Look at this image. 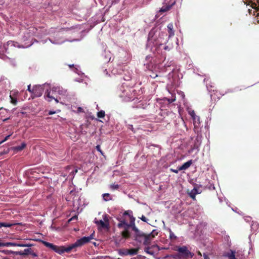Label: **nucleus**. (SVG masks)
Wrapping results in <instances>:
<instances>
[{
	"label": "nucleus",
	"instance_id": "nucleus-21",
	"mask_svg": "<svg viewBox=\"0 0 259 259\" xmlns=\"http://www.w3.org/2000/svg\"><path fill=\"white\" fill-rule=\"evenodd\" d=\"M168 231L169 233V238L171 240H176L177 239V236L174 234V233L172 232L170 228L168 229Z\"/></svg>",
	"mask_w": 259,
	"mask_h": 259
},
{
	"label": "nucleus",
	"instance_id": "nucleus-2",
	"mask_svg": "<svg viewBox=\"0 0 259 259\" xmlns=\"http://www.w3.org/2000/svg\"><path fill=\"white\" fill-rule=\"evenodd\" d=\"M135 219L133 216L130 217V222L127 223V226L125 228V230H123L121 232L122 237L124 239L130 238L131 236V233L129 231L130 228H132V230L135 232L134 235V240L136 237L140 233L141 231L139 230L136 226L135 223Z\"/></svg>",
	"mask_w": 259,
	"mask_h": 259
},
{
	"label": "nucleus",
	"instance_id": "nucleus-36",
	"mask_svg": "<svg viewBox=\"0 0 259 259\" xmlns=\"http://www.w3.org/2000/svg\"><path fill=\"white\" fill-rule=\"evenodd\" d=\"M60 110H57V111H50L49 112L48 114H49V115H52V114H55V113H58V112H60Z\"/></svg>",
	"mask_w": 259,
	"mask_h": 259
},
{
	"label": "nucleus",
	"instance_id": "nucleus-38",
	"mask_svg": "<svg viewBox=\"0 0 259 259\" xmlns=\"http://www.w3.org/2000/svg\"><path fill=\"white\" fill-rule=\"evenodd\" d=\"M5 112H7L6 109H4L3 108H0V114H1L2 113H4Z\"/></svg>",
	"mask_w": 259,
	"mask_h": 259
},
{
	"label": "nucleus",
	"instance_id": "nucleus-31",
	"mask_svg": "<svg viewBox=\"0 0 259 259\" xmlns=\"http://www.w3.org/2000/svg\"><path fill=\"white\" fill-rule=\"evenodd\" d=\"M11 136V135H9L8 136H6L3 140H2V141L0 142V145H1L4 142L7 141Z\"/></svg>",
	"mask_w": 259,
	"mask_h": 259
},
{
	"label": "nucleus",
	"instance_id": "nucleus-49",
	"mask_svg": "<svg viewBox=\"0 0 259 259\" xmlns=\"http://www.w3.org/2000/svg\"><path fill=\"white\" fill-rule=\"evenodd\" d=\"M2 259H10L9 258L7 257H5Z\"/></svg>",
	"mask_w": 259,
	"mask_h": 259
},
{
	"label": "nucleus",
	"instance_id": "nucleus-7",
	"mask_svg": "<svg viewBox=\"0 0 259 259\" xmlns=\"http://www.w3.org/2000/svg\"><path fill=\"white\" fill-rule=\"evenodd\" d=\"M17 47H19L18 43L12 40L8 41L4 46L6 53L7 54H10L11 52L15 50Z\"/></svg>",
	"mask_w": 259,
	"mask_h": 259
},
{
	"label": "nucleus",
	"instance_id": "nucleus-3",
	"mask_svg": "<svg viewBox=\"0 0 259 259\" xmlns=\"http://www.w3.org/2000/svg\"><path fill=\"white\" fill-rule=\"evenodd\" d=\"M135 219L133 216L130 217V222L127 223V226L125 228V230H123L121 232L122 237L124 239L130 238L131 236V233L129 231L130 228H132V230L135 232L134 235V240L136 237L140 233L141 231L139 230L136 226L135 223Z\"/></svg>",
	"mask_w": 259,
	"mask_h": 259
},
{
	"label": "nucleus",
	"instance_id": "nucleus-9",
	"mask_svg": "<svg viewBox=\"0 0 259 259\" xmlns=\"http://www.w3.org/2000/svg\"><path fill=\"white\" fill-rule=\"evenodd\" d=\"M95 223L98 226L99 229H108L109 224L104 222L102 220H97L96 219L95 220Z\"/></svg>",
	"mask_w": 259,
	"mask_h": 259
},
{
	"label": "nucleus",
	"instance_id": "nucleus-1",
	"mask_svg": "<svg viewBox=\"0 0 259 259\" xmlns=\"http://www.w3.org/2000/svg\"><path fill=\"white\" fill-rule=\"evenodd\" d=\"M94 233L91 234L90 236L83 237L80 239L77 240L74 243L71 244L66 246H57L47 241H42V243L45 246L50 248L55 252L59 254H62L65 252L69 253L71 251H75L77 247H81L84 244L89 242L91 240L94 239Z\"/></svg>",
	"mask_w": 259,
	"mask_h": 259
},
{
	"label": "nucleus",
	"instance_id": "nucleus-28",
	"mask_svg": "<svg viewBox=\"0 0 259 259\" xmlns=\"http://www.w3.org/2000/svg\"><path fill=\"white\" fill-rule=\"evenodd\" d=\"M11 99V103L14 105H16L17 103V99L16 97H10Z\"/></svg>",
	"mask_w": 259,
	"mask_h": 259
},
{
	"label": "nucleus",
	"instance_id": "nucleus-8",
	"mask_svg": "<svg viewBox=\"0 0 259 259\" xmlns=\"http://www.w3.org/2000/svg\"><path fill=\"white\" fill-rule=\"evenodd\" d=\"M177 251L183 255L184 257H190L192 258L194 256V253L191 252L186 246L180 247L177 249Z\"/></svg>",
	"mask_w": 259,
	"mask_h": 259
},
{
	"label": "nucleus",
	"instance_id": "nucleus-47",
	"mask_svg": "<svg viewBox=\"0 0 259 259\" xmlns=\"http://www.w3.org/2000/svg\"><path fill=\"white\" fill-rule=\"evenodd\" d=\"M9 118H5V119H3V120H4V121H6V120H8Z\"/></svg>",
	"mask_w": 259,
	"mask_h": 259
},
{
	"label": "nucleus",
	"instance_id": "nucleus-5",
	"mask_svg": "<svg viewBox=\"0 0 259 259\" xmlns=\"http://www.w3.org/2000/svg\"><path fill=\"white\" fill-rule=\"evenodd\" d=\"M157 233V232L155 233V230H153L151 233L148 234H145L141 231L136 237L135 240L140 243L143 242L144 245H147L150 243L151 240L155 237Z\"/></svg>",
	"mask_w": 259,
	"mask_h": 259
},
{
	"label": "nucleus",
	"instance_id": "nucleus-13",
	"mask_svg": "<svg viewBox=\"0 0 259 259\" xmlns=\"http://www.w3.org/2000/svg\"><path fill=\"white\" fill-rule=\"evenodd\" d=\"M167 29L168 33V37H171L175 35V32L173 30V24L172 23H169L167 25Z\"/></svg>",
	"mask_w": 259,
	"mask_h": 259
},
{
	"label": "nucleus",
	"instance_id": "nucleus-41",
	"mask_svg": "<svg viewBox=\"0 0 259 259\" xmlns=\"http://www.w3.org/2000/svg\"><path fill=\"white\" fill-rule=\"evenodd\" d=\"M191 115L193 117L194 120H196V117H195V113L194 112H193L192 113H191Z\"/></svg>",
	"mask_w": 259,
	"mask_h": 259
},
{
	"label": "nucleus",
	"instance_id": "nucleus-27",
	"mask_svg": "<svg viewBox=\"0 0 259 259\" xmlns=\"http://www.w3.org/2000/svg\"><path fill=\"white\" fill-rule=\"evenodd\" d=\"M103 221L105 223H108V224H109V215L107 214H104L103 215Z\"/></svg>",
	"mask_w": 259,
	"mask_h": 259
},
{
	"label": "nucleus",
	"instance_id": "nucleus-50",
	"mask_svg": "<svg viewBox=\"0 0 259 259\" xmlns=\"http://www.w3.org/2000/svg\"><path fill=\"white\" fill-rule=\"evenodd\" d=\"M118 259H120V258H118Z\"/></svg>",
	"mask_w": 259,
	"mask_h": 259
},
{
	"label": "nucleus",
	"instance_id": "nucleus-33",
	"mask_svg": "<svg viewBox=\"0 0 259 259\" xmlns=\"http://www.w3.org/2000/svg\"><path fill=\"white\" fill-rule=\"evenodd\" d=\"M77 111L78 113H83V112H84V111L83 109V108H82L80 107H79L77 108Z\"/></svg>",
	"mask_w": 259,
	"mask_h": 259
},
{
	"label": "nucleus",
	"instance_id": "nucleus-45",
	"mask_svg": "<svg viewBox=\"0 0 259 259\" xmlns=\"http://www.w3.org/2000/svg\"><path fill=\"white\" fill-rule=\"evenodd\" d=\"M128 215V213L127 211H124V212L123 213V215Z\"/></svg>",
	"mask_w": 259,
	"mask_h": 259
},
{
	"label": "nucleus",
	"instance_id": "nucleus-32",
	"mask_svg": "<svg viewBox=\"0 0 259 259\" xmlns=\"http://www.w3.org/2000/svg\"><path fill=\"white\" fill-rule=\"evenodd\" d=\"M170 8V7H166L165 8H163L162 7L161 10H160V11L161 12H166L167 11H168Z\"/></svg>",
	"mask_w": 259,
	"mask_h": 259
},
{
	"label": "nucleus",
	"instance_id": "nucleus-17",
	"mask_svg": "<svg viewBox=\"0 0 259 259\" xmlns=\"http://www.w3.org/2000/svg\"><path fill=\"white\" fill-rule=\"evenodd\" d=\"M37 29L34 27H30L28 29L27 33L29 34L30 35H35Z\"/></svg>",
	"mask_w": 259,
	"mask_h": 259
},
{
	"label": "nucleus",
	"instance_id": "nucleus-14",
	"mask_svg": "<svg viewBox=\"0 0 259 259\" xmlns=\"http://www.w3.org/2000/svg\"><path fill=\"white\" fill-rule=\"evenodd\" d=\"M31 248H28V249H25L23 251H17V255H27L28 254H30L31 253Z\"/></svg>",
	"mask_w": 259,
	"mask_h": 259
},
{
	"label": "nucleus",
	"instance_id": "nucleus-43",
	"mask_svg": "<svg viewBox=\"0 0 259 259\" xmlns=\"http://www.w3.org/2000/svg\"><path fill=\"white\" fill-rule=\"evenodd\" d=\"M164 49L165 50H168V51H169L170 50V49L169 48L168 46H165L164 47Z\"/></svg>",
	"mask_w": 259,
	"mask_h": 259
},
{
	"label": "nucleus",
	"instance_id": "nucleus-23",
	"mask_svg": "<svg viewBox=\"0 0 259 259\" xmlns=\"http://www.w3.org/2000/svg\"><path fill=\"white\" fill-rule=\"evenodd\" d=\"M119 254L120 255H128V249H122L119 251Z\"/></svg>",
	"mask_w": 259,
	"mask_h": 259
},
{
	"label": "nucleus",
	"instance_id": "nucleus-15",
	"mask_svg": "<svg viewBox=\"0 0 259 259\" xmlns=\"http://www.w3.org/2000/svg\"><path fill=\"white\" fill-rule=\"evenodd\" d=\"M147 105H148L146 102L140 101L138 102V104L136 106H133V108H141L144 109L146 108Z\"/></svg>",
	"mask_w": 259,
	"mask_h": 259
},
{
	"label": "nucleus",
	"instance_id": "nucleus-34",
	"mask_svg": "<svg viewBox=\"0 0 259 259\" xmlns=\"http://www.w3.org/2000/svg\"><path fill=\"white\" fill-rule=\"evenodd\" d=\"M140 219L142 221L147 223L148 219L144 215H143Z\"/></svg>",
	"mask_w": 259,
	"mask_h": 259
},
{
	"label": "nucleus",
	"instance_id": "nucleus-46",
	"mask_svg": "<svg viewBox=\"0 0 259 259\" xmlns=\"http://www.w3.org/2000/svg\"><path fill=\"white\" fill-rule=\"evenodd\" d=\"M69 67L70 68H72V67H74V65H73V64H72V65H69Z\"/></svg>",
	"mask_w": 259,
	"mask_h": 259
},
{
	"label": "nucleus",
	"instance_id": "nucleus-12",
	"mask_svg": "<svg viewBox=\"0 0 259 259\" xmlns=\"http://www.w3.org/2000/svg\"><path fill=\"white\" fill-rule=\"evenodd\" d=\"M192 160H190L187 162L184 163L182 166L179 167V170H186L192 164Z\"/></svg>",
	"mask_w": 259,
	"mask_h": 259
},
{
	"label": "nucleus",
	"instance_id": "nucleus-30",
	"mask_svg": "<svg viewBox=\"0 0 259 259\" xmlns=\"http://www.w3.org/2000/svg\"><path fill=\"white\" fill-rule=\"evenodd\" d=\"M96 148L97 149V151H98L99 152H100V153L103 155V152L102 151V150L101 149V148H100V146L99 145H98L97 146H96Z\"/></svg>",
	"mask_w": 259,
	"mask_h": 259
},
{
	"label": "nucleus",
	"instance_id": "nucleus-35",
	"mask_svg": "<svg viewBox=\"0 0 259 259\" xmlns=\"http://www.w3.org/2000/svg\"><path fill=\"white\" fill-rule=\"evenodd\" d=\"M77 219V215H74L73 217H72V218H71L70 219L68 220V222H70L72 221H73V220H76Z\"/></svg>",
	"mask_w": 259,
	"mask_h": 259
},
{
	"label": "nucleus",
	"instance_id": "nucleus-16",
	"mask_svg": "<svg viewBox=\"0 0 259 259\" xmlns=\"http://www.w3.org/2000/svg\"><path fill=\"white\" fill-rule=\"evenodd\" d=\"M26 143L23 142L21 144L20 146H18L14 147V150L17 152L23 150L26 147Z\"/></svg>",
	"mask_w": 259,
	"mask_h": 259
},
{
	"label": "nucleus",
	"instance_id": "nucleus-37",
	"mask_svg": "<svg viewBox=\"0 0 259 259\" xmlns=\"http://www.w3.org/2000/svg\"><path fill=\"white\" fill-rule=\"evenodd\" d=\"M170 170L171 171L173 172H175L176 174H178L180 170H179V167H178V169H172V168H170Z\"/></svg>",
	"mask_w": 259,
	"mask_h": 259
},
{
	"label": "nucleus",
	"instance_id": "nucleus-40",
	"mask_svg": "<svg viewBox=\"0 0 259 259\" xmlns=\"http://www.w3.org/2000/svg\"><path fill=\"white\" fill-rule=\"evenodd\" d=\"M30 254L34 257L37 256V254L36 253L34 252L32 250H31V253H30Z\"/></svg>",
	"mask_w": 259,
	"mask_h": 259
},
{
	"label": "nucleus",
	"instance_id": "nucleus-48",
	"mask_svg": "<svg viewBox=\"0 0 259 259\" xmlns=\"http://www.w3.org/2000/svg\"><path fill=\"white\" fill-rule=\"evenodd\" d=\"M129 98V99H128V100H126V99H125V100H126V101H130V100H131V98Z\"/></svg>",
	"mask_w": 259,
	"mask_h": 259
},
{
	"label": "nucleus",
	"instance_id": "nucleus-18",
	"mask_svg": "<svg viewBox=\"0 0 259 259\" xmlns=\"http://www.w3.org/2000/svg\"><path fill=\"white\" fill-rule=\"evenodd\" d=\"M139 249L138 248H132L130 249H128V254L133 255L137 254L138 252Z\"/></svg>",
	"mask_w": 259,
	"mask_h": 259
},
{
	"label": "nucleus",
	"instance_id": "nucleus-6",
	"mask_svg": "<svg viewBox=\"0 0 259 259\" xmlns=\"http://www.w3.org/2000/svg\"><path fill=\"white\" fill-rule=\"evenodd\" d=\"M47 86L46 84L34 85L32 89V98L40 97Z\"/></svg>",
	"mask_w": 259,
	"mask_h": 259
},
{
	"label": "nucleus",
	"instance_id": "nucleus-39",
	"mask_svg": "<svg viewBox=\"0 0 259 259\" xmlns=\"http://www.w3.org/2000/svg\"><path fill=\"white\" fill-rule=\"evenodd\" d=\"M203 256L204 257V259H210L209 257L205 253H203Z\"/></svg>",
	"mask_w": 259,
	"mask_h": 259
},
{
	"label": "nucleus",
	"instance_id": "nucleus-11",
	"mask_svg": "<svg viewBox=\"0 0 259 259\" xmlns=\"http://www.w3.org/2000/svg\"><path fill=\"white\" fill-rule=\"evenodd\" d=\"M201 193V191H199L198 189L196 188H194L193 189H192L189 193V196L192 198L194 200H196V195L197 194H200Z\"/></svg>",
	"mask_w": 259,
	"mask_h": 259
},
{
	"label": "nucleus",
	"instance_id": "nucleus-26",
	"mask_svg": "<svg viewBox=\"0 0 259 259\" xmlns=\"http://www.w3.org/2000/svg\"><path fill=\"white\" fill-rule=\"evenodd\" d=\"M18 94V91H12L10 92V97H17Z\"/></svg>",
	"mask_w": 259,
	"mask_h": 259
},
{
	"label": "nucleus",
	"instance_id": "nucleus-4",
	"mask_svg": "<svg viewBox=\"0 0 259 259\" xmlns=\"http://www.w3.org/2000/svg\"><path fill=\"white\" fill-rule=\"evenodd\" d=\"M63 92V91L59 87H53L50 91L47 89V92L45 95V98L48 102H51L54 99L56 103H58V95L62 94Z\"/></svg>",
	"mask_w": 259,
	"mask_h": 259
},
{
	"label": "nucleus",
	"instance_id": "nucleus-29",
	"mask_svg": "<svg viewBox=\"0 0 259 259\" xmlns=\"http://www.w3.org/2000/svg\"><path fill=\"white\" fill-rule=\"evenodd\" d=\"M110 188L113 189H117L119 188V185L118 184H112L110 186Z\"/></svg>",
	"mask_w": 259,
	"mask_h": 259
},
{
	"label": "nucleus",
	"instance_id": "nucleus-42",
	"mask_svg": "<svg viewBox=\"0 0 259 259\" xmlns=\"http://www.w3.org/2000/svg\"><path fill=\"white\" fill-rule=\"evenodd\" d=\"M27 90L32 94V89H31L30 88V84H29V85H28V89H27Z\"/></svg>",
	"mask_w": 259,
	"mask_h": 259
},
{
	"label": "nucleus",
	"instance_id": "nucleus-44",
	"mask_svg": "<svg viewBox=\"0 0 259 259\" xmlns=\"http://www.w3.org/2000/svg\"><path fill=\"white\" fill-rule=\"evenodd\" d=\"M197 254H198V255H199V256H202V254H201V252H200V251H197Z\"/></svg>",
	"mask_w": 259,
	"mask_h": 259
},
{
	"label": "nucleus",
	"instance_id": "nucleus-24",
	"mask_svg": "<svg viewBox=\"0 0 259 259\" xmlns=\"http://www.w3.org/2000/svg\"><path fill=\"white\" fill-rule=\"evenodd\" d=\"M105 116V112L103 110H101L97 113V116L99 118H103Z\"/></svg>",
	"mask_w": 259,
	"mask_h": 259
},
{
	"label": "nucleus",
	"instance_id": "nucleus-10",
	"mask_svg": "<svg viewBox=\"0 0 259 259\" xmlns=\"http://www.w3.org/2000/svg\"><path fill=\"white\" fill-rule=\"evenodd\" d=\"M119 223L117 224V227L119 229H123V230H125V228H126V226H127V222L124 218H120L119 219Z\"/></svg>",
	"mask_w": 259,
	"mask_h": 259
},
{
	"label": "nucleus",
	"instance_id": "nucleus-20",
	"mask_svg": "<svg viewBox=\"0 0 259 259\" xmlns=\"http://www.w3.org/2000/svg\"><path fill=\"white\" fill-rule=\"evenodd\" d=\"M1 252L4 253L5 254H13L17 255V251H14L12 250H0Z\"/></svg>",
	"mask_w": 259,
	"mask_h": 259
},
{
	"label": "nucleus",
	"instance_id": "nucleus-19",
	"mask_svg": "<svg viewBox=\"0 0 259 259\" xmlns=\"http://www.w3.org/2000/svg\"><path fill=\"white\" fill-rule=\"evenodd\" d=\"M15 224L10 223H6V222H0V228L2 227H11Z\"/></svg>",
	"mask_w": 259,
	"mask_h": 259
},
{
	"label": "nucleus",
	"instance_id": "nucleus-22",
	"mask_svg": "<svg viewBox=\"0 0 259 259\" xmlns=\"http://www.w3.org/2000/svg\"><path fill=\"white\" fill-rule=\"evenodd\" d=\"M102 196L104 200L106 201L111 200V197L109 193H104L102 195Z\"/></svg>",
	"mask_w": 259,
	"mask_h": 259
},
{
	"label": "nucleus",
	"instance_id": "nucleus-25",
	"mask_svg": "<svg viewBox=\"0 0 259 259\" xmlns=\"http://www.w3.org/2000/svg\"><path fill=\"white\" fill-rule=\"evenodd\" d=\"M257 4L254 3L252 4V7L256 10L257 11H259V0H256Z\"/></svg>",
	"mask_w": 259,
	"mask_h": 259
}]
</instances>
